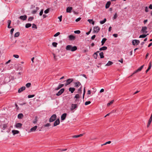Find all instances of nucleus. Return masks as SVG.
I'll use <instances>...</instances> for the list:
<instances>
[{"mask_svg":"<svg viewBox=\"0 0 152 152\" xmlns=\"http://www.w3.org/2000/svg\"><path fill=\"white\" fill-rule=\"evenodd\" d=\"M66 49L67 50L73 52L76 50L77 49V48L76 46H72V45H69L66 46Z\"/></svg>","mask_w":152,"mask_h":152,"instance_id":"f257e3e1","label":"nucleus"},{"mask_svg":"<svg viewBox=\"0 0 152 152\" xmlns=\"http://www.w3.org/2000/svg\"><path fill=\"white\" fill-rule=\"evenodd\" d=\"M57 118L56 115V114L53 115L49 119V121L50 122H52L55 121Z\"/></svg>","mask_w":152,"mask_h":152,"instance_id":"f03ea898","label":"nucleus"},{"mask_svg":"<svg viewBox=\"0 0 152 152\" xmlns=\"http://www.w3.org/2000/svg\"><path fill=\"white\" fill-rule=\"evenodd\" d=\"M100 28L98 26H95L94 27L93 33H98L100 31Z\"/></svg>","mask_w":152,"mask_h":152,"instance_id":"7ed1b4c3","label":"nucleus"},{"mask_svg":"<svg viewBox=\"0 0 152 152\" xmlns=\"http://www.w3.org/2000/svg\"><path fill=\"white\" fill-rule=\"evenodd\" d=\"M144 66V65H143L142 66H141L140 67H139V68H138L137 70H135L134 72L133 73V74L130 76H132V75L137 72H140L142 70V69L143 68Z\"/></svg>","mask_w":152,"mask_h":152,"instance_id":"20e7f679","label":"nucleus"},{"mask_svg":"<svg viewBox=\"0 0 152 152\" xmlns=\"http://www.w3.org/2000/svg\"><path fill=\"white\" fill-rule=\"evenodd\" d=\"M73 79L72 78H69L68 79L66 80V83L65 84V86H66L69 84L71 83H72L73 81ZM66 80H64V82Z\"/></svg>","mask_w":152,"mask_h":152,"instance_id":"39448f33","label":"nucleus"},{"mask_svg":"<svg viewBox=\"0 0 152 152\" xmlns=\"http://www.w3.org/2000/svg\"><path fill=\"white\" fill-rule=\"evenodd\" d=\"M64 88H62L56 94V95L59 96L64 91Z\"/></svg>","mask_w":152,"mask_h":152,"instance_id":"423d86ee","label":"nucleus"},{"mask_svg":"<svg viewBox=\"0 0 152 152\" xmlns=\"http://www.w3.org/2000/svg\"><path fill=\"white\" fill-rule=\"evenodd\" d=\"M77 107V104H72L71 105L70 110H73Z\"/></svg>","mask_w":152,"mask_h":152,"instance_id":"0eeeda50","label":"nucleus"},{"mask_svg":"<svg viewBox=\"0 0 152 152\" xmlns=\"http://www.w3.org/2000/svg\"><path fill=\"white\" fill-rule=\"evenodd\" d=\"M140 42L139 40L137 39H134L132 41V44L134 45H135L136 44L138 45L139 44Z\"/></svg>","mask_w":152,"mask_h":152,"instance_id":"6e6552de","label":"nucleus"},{"mask_svg":"<svg viewBox=\"0 0 152 152\" xmlns=\"http://www.w3.org/2000/svg\"><path fill=\"white\" fill-rule=\"evenodd\" d=\"M147 29L146 26L142 27L141 31V32H142L143 33L146 34L148 31L146 30Z\"/></svg>","mask_w":152,"mask_h":152,"instance_id":"1a4fd4ad","label":"nucleus"},{"mask_svg":"<svg viewBox=\"0 0 152 152\" xmlns=\"http://www.w3.org/2000/svg\"><path fill=\"white\" fill-rule=\"evenodd\" d=\"M60 121L59 119H57L56 121H55L53 124V126H57V125H59L60 124Z\"/></svg>","mask_w":152,"mask_h":152,"instance_id":"9d476101","label":"nucleus"},{"mask_svg":"<svg viewBox=\"0 0 152 152\" xmlns=\"http://www.w3.org/2000/svg\"><path fill=\"white\" fill-rule=\"evenodd\" d=\"M27 18V16L26 15L20 16L19 17V18L23 20H26Z\"/></svg>","mask_w":152,"mask_h":152,"instance_id":"9b49d317","label":"nucleus"},{"mask_svg":"<svg viewBox=\"0 0 152 152\" xmlns=\"http://www.w3.org/2000/svg\"><path fill=\"white\" fill-rule=\"evenodd\" d=\"M67 114L66 113H63L61 116V120L63 121L64 120L66 117Z\"/></svg>","mask_w":152,"mask_h":152,"instance_id":"f8f14e48","label":"nucleus"},{"mask_svg":"<svg viewBox=\"0 0 152 152\" xmlns=\"http://www.w3.org/2000/svg\"><path fill=\"white\" fill-rule=\"evenodd\" d=\"M64 86V84H59L58 86L55 88V90H58Z\"/></svg>","mask_w":152,"mask_h":152,"instance_id":"ddd939ff","label":"nucleus"},{"mask_svg":"<svg viewBox=\"0 0 152 152\" xmlns=\"http://www.w3.org/2000/svg\"><path fill=\"white\" fill-rule=\"evenodd\" d=\"M72 10V7H68L66 8V12H67L71 13Z\"/></svg>","mask_w":152,"mask_h":152,"instance_id":"4468645a","label":"nucleus"},{"mask_svg":"<svg viewBox=\"0 0 152 152\" xmlns=\"http://www.w3.org/2000/svg\"><path fill=\"white\" fill-rule=\"evenodd\" d=\"M26 89V87L25 86H23L20 88L18 90V92L20 93L23 91L25 90Z\"/></svg>","mask_w":152,"mask_h":152,"instance_id":"2eb2a0df","label":"nucleus"},{"mask_svg":"<svg viewBox=\"0 0 152 152\" xmlns=\"http://www.w3.org/2000/svg\"><path fill=\"white\" fill-rule=\"evenodd\" d=\"M74 84L75 85V86L77 88L78 87L80 86H82L81 84L79 81L75 83Z\"/></svg>","mask_w":152,"mask_h":152,"instance_id":"dca6fc26","label":"nucleus"},{"mask_svg":"<svg viewBox=\"0 0 152 152\" xmlns=\"http://www.w3.org/2000/svg\"><path fill=\"white\" fill-rule=\"evenodd\" d=\"M22 126V124L20 123H18L16 124L15 125V126L17 128H20Z\"/></svg>","mask_w":152,"mask_h":152,"instance_id":"f3484780","label":"nucleus"},{"mask_svg":"<svg viewBox=\"0 0 152 152\" xmlns=\"http://www.w3.org/2000/svg\"><path fill=\"white\" fill-rule=\"evenodd\" d=\"M69 40H74L75 39V37L73 35H71L68 36Z\"/></svg>","mask_w":152,"mask_h":152,"instance_id":"a211bd4d","label":"nucleus"},{"mask_svg":"<svg viewBox=\"0 0 152 152\" xmlns=\"http://www.w3.org/2000/svg\"><path fill=\"white\" fill-rule=\"evenodd\" d=\"M111 4V2L110 1H107L106 4L105 5V8L106 9L108 8L109 7Z\"/></svg>","mask_w":152,"mask_h":152,"instance_id":"6ab92c4d","label":"nucleus"},{"mask_svg":"<svg viewBox=\"0 0 152 152\" xmlns=\"http://www.w3.org/2000/svg\"><path fill=\"white\" fill-rule=\"evenodd\" d=\"M39 9V8L38 7H36V10H33L31 12V13L34 14L36 13L37 10Z\"/></svg>","mask_w":152,"mask_h":152,"instance_id":"aec40b11","label":"nucleus"},{"mask_svg":"<svg viewBox=\"0 0 152 152\" xmlns=\"http://www.w3.org/2000/svg\"><path fill=\"white\" fill-rule=\"evenodd\" d=\"M12 132L13 134L15 135L16 134H18L19 132L18 130H13L12 131Z\"/></svg>","mask_w":152,"mask_h":152,"instance_id":"412c9836","label":"nucleus"},{"mask_svg":"<svg viewBox=\"0 0 152 152\" xmlns=\"http://www.w3.org/2000/svg\"><path fill=\"white\" fill-rule=\"evenodd\" d=\"M69 90L71 93H73L75 91V88L73 87H70L69 88Z\"/></svg>","mask_w":152,"mask_h":152,"instance_id":"4be33fe9","label":"nucleus"},{"mask_svg":"<svg viewBox=\"0 0 152 152\" xmlns=\"http://www.w3.org/2000/svg\"><path fill=\"white\" fill-rule=\"evenodd\" d=\"M8 26L7 27L9 28H12V27L10 26V24L11 23V21L10 20H8L7 21Z\"/></svg>","mask_w":152,"mask_h":152,"instance_id":"5701e85b","label":"nucleus"},{"mask_svg":"<svg viewBox=\"0 0 152 152\" xmlns=\"http://www.w3.org/2000/svg\"><path fill=\"white\" fill-rule=\"evenodd\" d=\"M107 40V39L106 38H103L101 41L102 45H103L106 41Z\"/></svg>","mask_w":152,"mask_h":152,"instance_id":"b1692460","label":"nucleus"},{"mask_svg":"<svg viewBox=\"0 0 152 152\" xmlns=\"http://www.w3.org/2000/svg\"><path fill=\"white\" fill-rule=\"evenodd\" d=\"M23 115L22 113H20L18 115V119H21L23 117Z\"/></svg>","mask_w":152,"mask_h":152,"instance_id":"393cba45","label":"nucleus"},{"mask_svg":"<svg viewBox=\"0 0 152 152\" xmlns=\"http://www.w3.org/2000/svg\"><path fill=\"white\" fill-rule=\"evenodd\" d=\"M107 47L106 46H103L101 48H100L99 49V50H107Z\"/></svg>","mask_w":152,"mask_h":152,"instance_id":"a878e982","label":"nucleus"},{"mask_svg":"<svg viewBox=\"0 0 152 152\" xmlns=\"http://www.w3.org/2000/svg\"><path fill=\"white\" fill-rule=\"evenodd\" d=\"M82 86H81L78 89V91H77V93L81 94L82 93Z\"/></svg>","mask_w":152,"mask_h":152,"instance_id":"bb28decb","label":"nucleus"},{"mask_svg":"<svg viewBox=\"0 0 152 152\" xmlns=\"http://www.w3.org/2000/svg\"><path fill=\"white\" fill-rule=\"evenodd\" d=\"M148 35V34H142V35H140V36L139 38H144L145 37Z\"/></svg>","mask_w":152,"mask_h":152,"instance_id":"cd10ccee","label":"nucleus"},{"mask_svg":"<svg viewBox=\"0 0 152 152\" xmlns=\"http://www.w3.org/2000/svg\"><path fill=\"white\" fill-rule=\"evenodd\" d=\"M113 62L110 61H109L106 64V66H109L113 64Z\"/></svg>","mask_w":152,"mask_h":152,"instance_id":"c85d7f7f","label":"nucleus"},{"mask_svg":"<svg viewBox=\"0 0 152 152\" xmlns=\"http://www.w3.org/2000/svg\"><path fill=\"white\" fill-rule=\"evenodd\" d=\"M37 126H34V127H32L30 129L31 131H35L36 129H37Z\"/></svg>","mask_w":152,"mask_h":152,"instance_id":"c756f323","label":"nucleus"},{"mask_svg":"<svg viewBox=\"0 0 152 152\" xmlns=\"http://www.w3.org/2000/svg\"><path fill=\"white\" fill-rule=\"evenodd\" d=\"M31 24L30 23H26L25 25V27L26 28H28L31 26Z\"/></svg>","mask_w":152,"mask_h":152,"instance_id":"7c9ffc66","label":"nucleus"},{"mask_svg":"<svg viewBox=\"0 0 152 152\" xmlns=\"http://www.w3.org/2000/svg\"><path fill=\"white\" fill-rule=\"evenodd\" d=\"M83 135V134H80L79 135H74L72 137H74V138H77V137H81V136H82Z\"/></svg>","mask_w":152,"mask_h":152,"instance_id":"2f4dec72","label":"nucleus"},{"mask_svg":"<svg viewBox=\"0 0 152 152\" xmlns=\"http://www.w3.org/2000/svg\"><path fill=\"white\" fill-rule=\"evenodd\" d=\"M88 21L90 23H91L93 25L94 24V22L93 20L88 19Z\"/></svg>","mask_w":152,"mask_h":152,"instance_id":"473e14b6","label":"nucleus"},{"mask_svg":"<svg viewBox=\"0 0 152 152\" xmlns=\"http://www.w3.org/2000/svg\"><path fill=\"white\" fill-rule=\"evenodd\" d=\"M99 55L100 56L101 58H104V54L103 52H101L99 53Z\"/></svg>","mask_w":152,"mask_h":152,"instance_id":"72a5a7b5","label":"nucleus"},{"mask_svg":"<svg viewBox=\"0 0 152 152\" xmlns=\"http://www.w3.org/2000/svg\"><path fill=\"white\" fill-rule=\"evenodd\" d=\"M98 54L96 53H94L93 55V56L95 59H96L97 58Z\"/></svg>","mask_w":152,"mask_h":152,"instance_id":"f704fd0d","label":"nucleus"},{"mask_svg":"<svg viewBox=\"0 0 152 152\" xmlns=\"http://www.w3.org/2000/svg\"><path fill=\"white\" fill-rule=\"evenodd\" d=\"M7 127V124H3L2 129L3 130H4Z\"/></svg>","mask_w":152,"mask_h":152,"instance_id":"c9c22d12","label":"nucleus"},{"mask_svg":"<svg viewBox=\"0 0 152 152\" xmlns=\"http://www.w3.org/2000/svg\"><path fill=\"white\" fill-rule=\"evenodd\" d=\"M114 100H111L109 103H108L107 104V106H109L110 105L112 104L114 102Z\"/></svg>","mask_w":152,"mask_h":152,"instance_id":"e433bc0d","label":"nucleus"},{"mask_svg":"<svg viewBox=\"0 0 152 152\" xmlns=\"http://www.w3.org/2000/svg\"><path fill=\"white\" fill-rule=\"evenodd\" d=\"M37 116H36L35 117V119L34 120L33 122V123L36 124L37 123Z\"/></svg>","mask_w":152,"mask_h":152,"instance_id":"4c0bfd02","label":"nucleus"},{"mask_svg":"<svg viewBox=\"0 0 152 152\" xmlns=\"http://www.w3.org/2000/svg\"><path fill=\"white\" fill-rule=\"evenodd\" d=\"M19 35L20 33L19 32H17L15 34L14 37H18L19 36Z\"/></svg>","mask_w":152,"mask_h":152,"instance_id":"58836bf2","label":"nucleus"},{"mask_svg":"<svg viewBox=\"0 0 152 152\" xmlns=\"http://www.w3.org/2000/svg\"><path fill=\"white\" fill-rule=\"evenodd\" d=\"M49 11L50 9L49 8H48L45 10L44 12L45 14H47L49 13Z\"/></svg>","mask_w":152,"mask_h":152,"instance_id":"ea45409f","label":"nucleus"},{"mask_svg":"<svg viewBox=\"0 0 152 152\" xmlns=\"http://www.w3.org/2000/svg\"><path fill=\"white\" fill-rule=\"evenodd\" d=\"M52 45L53 46L55 47H57V45L58 44L56 42H53L52 43Z\"/></svg>","mask_w":152,"mask_h":152,"instance_id":"a19ab883","label":"nucleus"},{"mask_svg":"<svg viewBox=\"0 0 152 152\" xmlns=\"http://www.w3.org/2000/svg\"><path fill=\"white\" fill-rule=\"evenodd\" d=\"M34 18L33 17H29L28 19V21H32L34 19Z\"/></svg>","mask_w":152,"mask_h":152,"instance_id":"79ce46f5","label":"nucleus"},{"mask_svg":"<svg viewBox=\"0 0 152 152\" xmlns=\"http://www.w3.org/2000/svg\"><path fill=\"white\" fill-rule=\"evenodd\" d=\"M31 84L30 83H27L26 86L27 88H29L30 86H31Z\"/></svg>","mask_w":152,"mask_h":152,"instance_id":"37998d69","label":"nucleus"},{"mask_svg":"<svg viewBox=\"0 0 152 152\" xmlns=\"http://www.w3.org/2000/svg\"><path fill=\"white\" fill-rule=\"evenodd\" d=\"M117 13H115V14H114V15L113 16V19H116L117 18Z\"/></svg>","mask_w":152,"mask_h":152,"instance_id":"c03bdc74","label":"nucleus"},{"mask_svg":"<svg viewBox=\"0 0 152 152\" xmlns=\"http://www.w3.org/2000/svg\"><path fill=\"white\" fill-rule=\"evenodd\" d=\"M91 103V102L90 101H86L85 103V105H87Z\"/></svg>","mask_w":152,"mask_h":152,"instance_id":"a18cd8bd","label":"nucleus"},{"mask_svg":"<svg viewBox=\"0 0 152 152\" xmlns=\"http://www.w3.org/2000/svg\"><path fill=\"white\" fill-rule=\"evenodd\" d=\"M152 66V65H151V62L150 61L149 64V66L148 68V69H150Z\"/></svg>","mask_w":152,"mask_h":152,"instance_id":"49530a36","label":"nucleus"},{"mask_svg":"<svg viewBox=\"0 0 152 152\" xmlns=\"http://www.w3.org/2000/svg\"><path fill=\"white\" fill-rule=\"evenodd\" d=\"M32 28H33L37 29V26L34 23L32 24Z\"/></svg>","mask_w":152,"mask_h":152,"instance_id":"de8ad7c7","label":"nucleus"},{"mask_svg":"<svg viewBox=\"0 0 152 152\" xmlns=\"http://www.w3.org/2000/svg\"><path fill=\"white\" fill-rule=\"evenodd\" d=\"M74 33L75 34H79L80 33V30H76L74 31Z\"/></svg>","mask_w":152,"mask_h":152,"instance_id":"09e8293b","label":"nucleus"},{"mask_svg":"<svg viewBox=\"0 0 152 152\" xmlns=\"http://www.w3.org/2000/svg\"><path fill=\"white\" fill-rule=\"evenodd\" d=\"M35 96V95H29L28 96V98H30L34 97Z\"/></svg>","mask_w":152,"mask_h":152,"instance_id":"8fccbe9b","label":"nucleus"},{"mask_svg":"<svg viewBox=\"0 0 152 152\" xmlns=\"http://www.w3.org/2000/svg\"><path fill=\"white\" fill-rule=\"evenodd\" d=\"M85 93H86V91H85V87L84 88V90H83V99L84 98V96H85Z\"/></svg>","mask_w":152,"mask_h":152,"instance_id":"3c124183","label":"nucleus"},{"mask_svg":"<svg viewBox=\"0 0 152 152\" xmlns=\"http://www.w3.org/2000/svg\"><path fill=\"white\" fill-rule=\"evenodd\" d=\"M60 34V33L59 32H58L54 35V37H57Z\"/></svg>","mask_w":152,"mask_h":152,"instance_id":"603ef678","label":"nucleus"},{"mask_svg":"<svg viewBox=\"0 0 152 152\" xmlns=\"http://www.w3.org/2000/svg\"><path fill=\"white\" fill-rule=\"evenodd\" d=\"M50 123H47L46 124H45L44 125V127H46V126L48 127V126H50Z\"/></svg>","mask_w":152,"mask_h":152,"instance_id":"864d4df0","label":"nucleus"},{"mask_svg":"<svg viewBox=\"0 0 152 152\" xmlns=\"http://www.w3.org/2000/svg\"><path fill=\"white\" fill-rule=\"evenodd\" d=\"M79 97H80V96H79V94H76L74 97L76 99L79 98Z\"/></svg>","mask_w":152,"mask_h":152,"instance_id":"5fc2aeb1","label":"nucleus"},{"mask_svg":"<svg viewBox=\"0 0 152 152\" xmlns=\"http://www.w3.org/2000/svg\"><path fill=\"white\" fill-rule=\"evenodd\" d=\"M43 9L42 10H41V11H40V12H39V14L40 16H41L42 15L43 13Z\"/></svg>","mask_w":152,"mask_h":152,"instance_id":"6e6d98bb","label":"nucleus"},{"mask_svg":"<svg viewBox=\"0 0 152 152\" xmlns=\"http://www.w3.org/2000/svg\"><path fill=\"white\" fill-rule=\"evenodd\" d=\"M91 30H92V28H91L89 31L88 32H86V34L87 35H89L91 33Z\"/></svg>","mask_w":152,"mask_h":152,"instance_id":"4d7b16f0","label":"nucleus"},{"mask_svg":"<svg viewBox=\"0 0 152 152\" xmlns=\"http://www.w3.org/2000/svg\"><path fill=\"white\" fill-rule=\"evenodd\" d=\"M81 19V18L80 17L78 18L75 20V21L77 22L80 20Z\"/></svg>","mask_w":152,"mask_h":152,"instance_id":"13d9d810","label":"nucleus"},{"mask_svg":"<svg viewBox=\"0 0 152 152\" xmlns=\"http://www.w3.org/2000/svg\"><path fill=\"white\" fill-rule=\"evenodd\" d=\"M14 30V28H12L11 29L10 32L11 34H12Z\"/></svg>","mask_w":152,"mask_h":152,"instance_id":"bf43d9fd","label":"nucleus"},{"mask_svg":"<svg viewBox=\"0 0 152 152\" xmlns=\"http://www.w3.org/2000/svg\"><path fill=\"white\" fill-rule=\"evenodd\" d=\"M13 56L16 58H18L19 57V56L17 55H13Z\"/></svg>","mask_w":152,"mask_h":152,"instance_id":"052dcab7","label":"nucleus"},{"mask_svg":"<svg viewBox=\"0 0 152 152\" xmlns=\"http://www.w3.org/2000/svg\"><path fill=\"white\" fill-rule=\"evenodd\" d=\"M62 18V15H61L60 16H59L58 17V18L59 19V21L60 22L61 21Z\"/></svg>","mask_w":152,"mask_h":152,"instance_id":"680f3d73","label":"nucleus"},{"mask_svg":"<svg viewBox=\"0 0 152 152\" xmlns=\"http://www.w3.org/2000/svg\"><path fill=\"white\" fill-rule=\"evenodd\" d=\"M113 36L114 37H115V38H116L117 37H118V35L116 34H113Z\"/></svg>","mask_w":152,"mask_h":152,"instance_id":"e2e57ef3","label":"nucleus"},{"mask_svg":"<svg viewBox=\"0 0 152 152\" xmlns=\"http://www.w3.org/2000/svg\"><path fill=\"white\" fill-rule=\"evenodd\" d=\"M145 11L146 12H148V7H145Z\"/></svg>","mask_w":152,"mask_h":152,"instance_id":"0e129e2a","label":"nucleus"},{"mask_svg":"<svg viewBox=\"0 0 152 152\" xmlns=\"http://www.w3.org/2000/svg\"><path fill=\"white\" fill-rule=\"evenodd\" d=\"M96 37V35H93V36H92L91 37V39L92 40H94L95 39V38Z\"/></svg>","mask_w":152,"mask_h":152,"instance_id":"69168bd1","label":"nucleus"},{"mask_svg":"<svg viewBox=\"0 0 152 152\" xmlns=\"http://www.w3.org/2000/svg\"><path fill=\"white\" fill-rule=\"evenodd\" d=\"M15 106L16 107V108L17 109V110H18L19 109V107L18 105L16 103L15 104Z\"/></svg>","mask_w":152,"mask_h":152,"instance_id":"338daca9","label":"nucleus"},{"mask_svg":"<svg viewBox=\"0 0 152 152\" xmlns=\"http://www.w3.org/2000/svg\"><path fill=\"white\" fill-rule=\"evenodd\" d=\"M149 8L151 9H152V4H151L150 5Z\"/></svg>","mask_w":152,"mask_h":152,"instance_id":"774afa93","label":"nucleus"}]
</instances>
